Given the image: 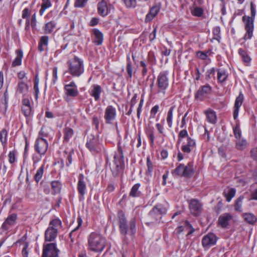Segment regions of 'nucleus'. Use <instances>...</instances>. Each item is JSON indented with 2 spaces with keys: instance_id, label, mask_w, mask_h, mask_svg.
I'll return each mask as SVG.
<instances>
[{
  "instance_id": "nucleus-1",
  "label": "nucleus",
  "mask_w": 257,
  "mask_h": 257,
  "mask_svg": "<svg viewBox=\"0 0 257 257\" xmlns=\"http://www.w3.org/2000/svg\"><path fill=\"white\" fill-rule=\"evenodd\" d=\"M118 226L120 233L124 237L126 234L133 235L136 231V220L135 218H132L129 221L128 224L123 211L120 210L117 212Z\"/></svg>"
},
{
  "instance_id": "nucleus-2",
  "label": "nucleus",
  "mask_w": 257,
  "mask_h": 257,
  "mask_svg": "<svg viewBox=\"0 0 257 257\" xmlns=\"http://www.w3.org/2000/svg\"><path fill=\"white\" fill-rule=\"evenodd\" d=\"M250 16H244L242 17V21L244 24L245 33L243 39L246 41L250 40L253 36L254 31V21L256 15L255 5L251 2L250 3Z\"/></svg>"
},
{
  "instance_id": "nucleus-3",
  "label": "nucleus",
  "mask_w": 257,
  "mask_h": 257,
  "mask_svg": "<svg viewBox=\"0 0 257 257\" xmlns=\"http://www.w3.org/2000/svg\"><path fill=\"white\" fill-rule=\"evenodd\" d=\"M88 249L95 252L102 251L106 243V239L101 234L91 232L87 237Z\"/></svg>"
},
{
  "instance_id": "nucleus-4",
  "label": "nucleus",
  "mask_w": 257,
  "mask_h": 257,
  "mask_svg": "<svg viewBox=\"0 0 257 257\" xmlns=\"http://www.w3.org/2000/svg\"><path fill=\"white\" fill-rule=\"evenodd\" d=\"M62 227V222L58 218L50 221L49 226L45 232L46 241L51 242L54 240L57 236L58 230Z\"/></svg>"
},
{
  "instance_id": "nucleus-5",
  "label": "nucleus",
  "mask_w": 257,
  "mask_h": 257,
  "mask_svg": "<svg viewBox=\"0 0 257 257\" xmlns=\"http://www.w3.org/2000/svg\"><path fill=\"white\" fill-rule=\"evenodd\" d=\"M68 72L74 77H79L84 72L83 61L77 56L70 59L68 62Z\"/></svg>"
},
{
  "instance_id": "nucleus-6",
  "label": "nucleus",
  "mask_w": 257,
  "mask_h": 257,
  "mask_svg": "<svg viewBox=\"0 0 257 257\" xmlns=\"http://www.w3.org/2000/svg\"><path fill=\"white\" fill-rule=\"evenodd\" d=\"M166 212L167 209L163 205L159 204L154 206L148 215L146 223L150 225L157 222Z\"/></svg>"
},
{
  "instance_id": "nucleus-7",
  "label": "nucleus",
  "mask_w": 257,
  "mask_h": 257,
  "mask_svg": "<svg viewBox=\"0 0 257 257\" xmlns=\"http://www.w3.org/2000/svg\"><path fill=\"white\" fill-rule=\"evenodd\" d=\"M167 71L160 72L157 78L155 91L156 93L165 95L169 86V77Z\"/></svg>"
},
{
  "instance_id": "nucleus-8",
  "label": "nucleus",
  "mask_w": 257,
  "mask_h": 257,
  "mask_svg": "<svg viewBox=\"0 0 257 257\" xmlns=\"http://www.w3.org/2000/svg\"><path fill=\"white\" fill-rule=\"evenodd\" d=\"M113 159V163L115 165L116 171L118 173L122 170L124 167L122 147L120 142L118 143L117 152L115 154Z\"/></svg>"
},
{
  "instance_id": "nucleus-9",
  "label": "nucleus",
  "mask_w": 257,
  "mask_h": 257,
  "mask_svg": "<svg viewBox=\"0 0 257 257\" xmlns=\"http://www.w3.org/2000/svg\"><path fill=\"white\" fill-rule=\"evenodd\" d=\"M65 96L64 99L67 102L71 100V98H75L79 94V91L77 86L74 82L72 81L69 84H66L64 86Z\"/></svg>"
},
{
  "instance_id": "nucleus-10",
  "label": "nucleus",
  "mask_w": 257,
  "mask_h": 257,
  "mask_svg": "<svg viewBox=\"0 0 257 257\" xmlns=\"http://www.w3.org/2000/svg\"><path fill=\"white\" fill-rule=\"evenodd\" d=\"M59 250L55 243H49L43 245L42 257H54L59 255Z\"/></svg>"
},
{
  "instance_id": "nucleus-11",
  "label": "nucleus",
  "mask_w": 257,
  "mask_h": 257,
  "mask_svg": "<svg viewBox=\"0 0 257 257\" xmlns=\"http://www.w3.org/2000/svg\"><path fill=\"white\" fill-rule=\"evenodd\" d=\"M86 146L93 154L100 151L98 139L93 135L90 134L88 136Z\"/></svg>"
},
{
  "instance_id": "nucleus-12",
  "label": "nucleus",
  "mask_w": 257,
  "mask_h": 257,
  "mask_svg": "<svg viewBox=\"0 0 257 257\" xmlns=\"http://www.w3.org/2000/svg\"><path fill=\"white\" fill-rule=\"evenodd\" d=\"M34 148L38 154L45 155L48 148V143L44 138H38L35 141Z\"/></svg>"
},
{
  "instance_id": "nucleus-13",
  "label": "nucleus",
  "mask_w": 257,
  "mask_h": 257,
  "mask_svg": "<svg viewBox=\"0 0 257 257\" xmlns=\"http://www.w3.org/2000/svg\"><path fill=\"white\" fill-rule=\"evenodd\" d=\"M217 238L213 233H209L203 236L202 239V245L205 249H208L216 244Z\"/></svg>"
},
{
  "instance_id": "nucleus-14",
  "label": "nucleus",
  "mask_w": 257,
  "mask_h": 257,
  "mask_svg": "<svg viewBox=\"0 0 257 257\" xmlns=\"http://www.w3.org/2000/svg\"><path fill=\"white\" fill-rule=\"evenodd\" d=\"M77 189L79 194V200H82L84 199V196L86 193V185L84 176L82 174L79 175Z\"/></svg>"
},
{
  "instance_id": "nucleus-15",
  "label": "nucleus",
  "mask_w": 257,
  "mask_h": 257,
  "mask_svg": "<svg viewBox=\"0 0 257 257\" xmlns=\"http://www.w3.org/2000/svg\"><path fill=\"white\" fill-rule=\"evenodd\" d=\"M212 88L208 84L201 86L195 94V97L196 99L203 100L211 92Z\"/></svg>"
},
{
  "instance_id": "nucleus-16",
  "label": "nucleus",
  "mask_w": 257,
  "mask_h": 257,
  "mask_svg": "<svg viewBox=\"0 0 257 257\" xmlns=\"http://www.w3.org/2000/svg\"><path fill=\"white\" fill-rule=\"evenodd\" d=\"M116 112L115 108L112 105H108L105 110L104 119L106 123H111L116 118Z\"/></svg>"
},
{
  "instance_id": "nucleus-17",
  "label": "nucleus",
  "mask_w": 257,
  "mask_h": 257,
  "mask_svg": "<svg viewBox=\"0 0 257 257\" xmlns=\"http://www.w3.org/2000/svg\"><path fill=\"white\" fill-rule=\"evenodd\" d=\"M17 219V214L12 213L9 215L3 223L2 229L6 231L9 230L11 227L15 224Z\"/></svg>"
},
{
  "instance_id": "nucleus-18",
  "label": "nucleus",
  "mask_w": 257,
  "mask_h": 257,
  "mask_svg": "<svg viewBox=\"0 0 257 257\" xmlns=\"http://www.w3.org/2000/svg\"><path fill=\"white\" fill-rule=\"evenodd\" d=\"M189 208L191 212L194 216H198L202 210V205L199 201L196 199L191 200L189 203Z\"/></svg>"
},
{
  "instance_id": "nucleus-19",
  "label": "nucleus",
  "mask_w": 257,
  "mask_h": 257,
  "mask_svg": "<svg viewBox=\"0 0 257 257\" xmlns=\"http://www.w3.org/2000/svg\"><path fill=\"white\" fill-rule=\"evenodd\" d=\"M233 216L230 213H225L221 215L218 220V224L222 228H227Z\"/></svg>"
},
{
  "instance_id": "nucleus-20",
  "label": "nucleus",
  "mask_w": 257,
  "mask_h": 257,
  "mask_svg": "<svg viewBox=\"0 0 257 257\" xmlns=\"http://www.w3.org/2000/svg\"><path fill=\"white\" fill-rule=\"evenodd\" d=\"M102 92L101 87L98 84H93L89 91L90 95L93 97L95 101H97L100 99V94Z\"/></svg>"
},
{
  "instance_id": "nucleus-21",
  "label": "nucleus",
  "mask_w": 257,
  "mask_h": 257,
  "mask_svg": "<svg viewBox=\"0 0 257 257\" xmlns=\"http://www.w3.org/2000/svg\"><path fill=\"white\" fill-rule=\"evenodd\" d=\"M243 98V94L240 92L235 101L233 110V118L234 119H236L238 117L239 109L242 104Z\"/></svg>"
},
{
  "instance_id": "nucleus-22",
  "label": "nucleus",
  "mask_w": 257,
  "mask_h": 257,
  "mask_svg": "<svg viewBox=\"0 0 257 257\" xmlns=\"http://www.w3.org/2000/svg\"><path fill=\"white\" fill-rule=\"evenodd\" d=\"M177 231L178 233H181L184 231H187V234H186V236H187L194 232L195 229L193 228L190 222L186 220L183 225L178 227Z\"/></svg>"
},
{
  "instance_id": "nucleus-23",
  "label": "nucleus",
  "mask_w": 257,
  "mask_h": 257,
  "mask_svg": "<svg viewBox=\"0 0 257 257\" xmlns=\"http://www.w3.org/2000/svg\"><path fill=\"white\" fill-rule=\"evenodd\" d=\"M195 142L190 137H188L186 144L182 146V151L185 153H190L195 147Z\"/></svg>"
},
{
  "instance_id": "nucleus-24",
  "label": "nucleus",
  "mask_w": 257,
  "mask_h": 257,
  "mask_svg": "<svg viewBox=\"0 0 257 257\" xmlns=\"http://www.w3.org/2000/svg\"><path fill=\"white\" fill-rule=\"evenodd\" d=\"M160 5H155L150 9V12L146 15L145 22H148L152 20L160 10Z\"/></svg>"
},
{
  "instance_id": "nucleus-25",
  "label": "nucleus",
  "mask_w": 257,
  "mask_h": 257,
  "mask_svg": "<svg viewBox=\"0 0 257 257\" xmlns=\"http://www.w3.org/2000/svg\"><path fill=\"white\" fill-rule=\"evenodd\" d=\"M77 226L75 227L69 233V236L71 238V241L72 242H74L75 238L77 237L80 233V232L79 231V229L82 225V220L80 217L78 216L77 217Z\"/></svg>"
},
{
  "instance_id": "nucleus-26",
  "label": "nucleus",
  "mask_w": 257,
  "mask_h": 257,
  "mask_svg": "<svg viewBox=\"0 0 257 257\" xmlns=\"http://www.w3.org/2000/svg\"><path fill=\"white\" fill-rule=\"evenodd\" d=\"M77 226L75 227L69 233V236L71 238V241L72 242H74L75 238L77 237L80 233V232L79 231V229L82 225V220L80 217L78 216L77 217Z\"/></svg>"
},
{
  "instance_id": "nucleus-27",
  "label": "nucleus",
  "mask_w": 257,
  "mask_h": 257,
  "mask_svg": "<svg viewBox=\"0 0 257 257\" xmlns=\"http://www.w3.org/2000/svg\"><path fill=\"white\" fill-rule=\"evenodd\" d=\"M97 9L98 14L102 17L106 16L108 14L107 4L103 0L98 3Z\"/></svg>"
},
{
  "instance_id": "nucleus-28",
  "label": "nucleus",
  "mask_w": 257,
  "mask_h": 257,
  "mask_svg": "<svg viewBox=\"0 0 257 257\" xmlns=\"http://www.w3.org/2000/svg\"><path fill=\"white\" fill-rule=\"evenodd\" d=\"M217 71V80L219 83H223L226 81L228 76L227 71L222 68L218 69Z\"/></svg>"
},
{
  "instance_id": "nucleus-29",
  "label": "nucleus",
  "mask_w": 257,
  "mask_h": 257,
  "mask_svg": "<svg viewBox=\"0 0 257 257\" xmlns=\"http://www.w3.org/2000/svg\"><path fill=\"white\" fill-rule=\"evenodd\" d=\"M183 171V177L190 178L192 176L194 172L193 163L189 162L186 166L184 165Z\"/></svg>"
},
{
  "instance_id": "nucleus-30",
  "label": "nucleus",
  "mask_w": 257,
  "mask_h": 257,
  "mask_svg": "<svg viewBox=\"0 0 257 257\" xmlns=\"http://www.w3.org/2000/svg\"><path fill=\"white\" fill-rule=\"evenodd\" d=\"M16 57L12 62V66L13 67L20 66L22 64V58L23 57V52L21 50H17L16 51Z\"/></svg>"
},
{
  "instance_id": "nucleus-31",
  "label": "nucleus",
  "mask_w": 257,
  "mask_h": 257,
  "mask_svg": "<svg viewBox=\"0 0 257 257\" xmlns=\"http://www.w3.org/2000/svg\"><path fill=\"white\" fill-rule=\"evenodd\" d=\"M93 34L95 36L94 42L97 45H100L103 42V34L98 29H94L92 30Z\"/></svg>"
},
{
  "instance_id": "nucleus-32",
  "label": "nucleus",
  "mask_w": 257,
  "mask_h": 257,
  "mask_svg": "<svg viewBox=\"0 0 257 257\" xmlns=\"http://www.w3.org/2000/svg\"><path fill=\"white\" fill-rule=\"evenodd\" d=\"M29 87L27 83L23 81L19 82L18 84L17 91L25 96L28 92Z\"/></svg>"
},
{
  "instance_id": "nucleus-33",
  "label": "nucleus",
  "mask_w": 257,
  "mask_h": 257,
  "mask_svg": "<svg viewBox=\"0 0 257 257\" xmlns=\"http://www.w3.org/2000/svg\"><path fill=\"white\" fill-rule=\"evenodd\" d=\"M207 121L212 124H214L216 122V115L215 112L212 109H208L205 112Z\"/></svg>"
},
{
  "instance_id": "nucleus-34",
  "label": "nucleus",
  "mask_w": 257,
  "mask_h": 257,
  "mask_svg": "<svg viewBox=\"0 0 257 257\" xmlns=\"http://www.w3.org/2000/svg\"><path fill=\"white\" fill-rule=\"evenodd\" d=\"M236 190L233 188L225 189L223 191V195L226 198L227 202H230L232 198L235 196Z\"/></svg>"
},
{
  "instance_id": "nucleus-35",
  "label": "nucleus",
  "mask_w": 257,
  "mask_h": 257,
  "mask_svg": "<svg viewBox=\"0 0 257 257\" xmlns=\"http://www.w3.org/2000/svg\"><path fill=\"white\" fill-rule=\"evenodd\" d=\"M243 217L245 221L250 224H254L257 221V217L251 213H243Z\"/></svg>"
},
{
  "instance_id": "nucleus-36",
  "label": "nucleus",
  "mask_w": 257,
  "mask_h": 257,
  "mask_svg": "<svg viewBox=\"0 0 257 257\" xmlns=\"http://www.w3.org/2000/svg\"><path fill=\"white\" fill-rule=\"evenodd\" d=\"M52 193L53 195L59 194L61 189L62 184L58 181H53L51 182Z\"/></svg>"
},
{
  "instance_id": "nucleus-37",
  "label": "nucleus",
  "mask_w": 257,
  "mask_h": 257,
  "mask_svg": "<svg viewBox=\"0 0 257 257\" xmlns=\"http://www.w3.org/2000/svg\"><path fill=\"white\" fill-rule=\"evenodd\" d=\"M141 185L140 183L135 184L132 188L129 195L133 197H138L141 195V192L139 190Z\"/></svg>"
},
{
  "instance_id": "nucleus-38",
  "label": "nucleus",
  "mask_w": 257,
  "mask_h": 257,
  "mask_svg": "<svg viewBox=\"0 0 257 257\" xmlns=\"http://www.w3.org/2000/svg\"><path fill=\"white\" fill-rule=\"evenodd\" d=\"M56 23L51 21L47 23L44 27V31L45 34H51L56 27Z\"/></svg>"
},
{
  "instance_id": "nucleus-39",
  "label": "nucleus",
  "mask_w": 257,
  "mask_h": 257,
  "mask_svg": "<svg viewBox=\"0 0 257 257\" xmlns=\"http://www.w3.org/2000/svg\"><path fill=\"white\" fill-rule=\"evenodd\" d=\"M64 142H68L74 134L73 130L69 127H65L64 129Z\"/></svg>"
},
{
  "instance_id": "nucleus-40",
  "label": "nucleus",
  "mask_w": 257,
  "mask_h": 257,
  "mask_svg": "<svg viewBox=\"0 0 257 257\" xmlns=\"http://www.w3.org/2000/svg\"><path fill=\"white\" fill-rule=\"evenodd\" d=\"M238 53L241 57L242 61L245 63L246 65H248L250 62L251 58L248 56L247 52L243 49L240 48L238 50Z\"/></svg>"
},
{
  "instance_id": "nucleus-41",
  "label": "nucleus",
  "mask_w": 257,
  "mask_h": 257,
  "mask_svg": "<svg viewBox=\"0 0 257 257\" xmlns=\"http://www.w3.org/2000/svg\"><path fill=\"white\" fill-rule=\"evenodd\" d=\"M184 164H180L175 169L173 170L172 173L174 176L183 177Z\"/></svg>"
},
{
  "instance_id": "nucleus-42",
  "label": "nucleus",
  "mask_w": 257,
  "mask_h": 257,
  "mask_svg": "<svg viewBox=\"0 0 257 257\" xmlns=\"http://www.w3.org/2000/svg\"><path fill=\"white\" fill-rule=\"evenodd\" d=\"M175 108V106H171L169 108V109L167 112V116L166 120H167V122L168 125L169 127H171L172 126L173 114V112L174 111Z\"/></svg>"
},
{
  "instance_id": "nucleus-43",
  "label": "nucleus",
  "mask_w": 257,
  "mask_h": 257,
  "mask_svg": "<svg viewBox=\"0 0 257 257\" xmlns=\"http://www.w3.org/2000/svg\"><path fill=\"white\" fill-rule=\"evenodd\" d=\"M247 146L246 141L244 139H237L236 141V148L239 150H242Z\"/></svg>"
},
{
  "instance_id": "nucleus-44",
  "label": "nucleus",
  "mask_w": 257,
  "mask_h": 257,
  "mask_svg": "<svg viewBox=\"0 0 257 257\" xmlns=\"http://www.w3.org/2000/svg\"><path fill=\"white\" fill-rule=\"evenodd\" d=\"M212 52L210 50H208L205 52L199 51L196 53L197 57L201 60H206L209 56L211 54Z\"/></svg>"
},
{
  "instance_id": "nucleus-45",
  "label": "nucleus",
  "mask_w": 257,
  "mask_h": 257,
  "mask_svg": "<svg viewBox=\"0 0 257 257\" xmlns=\"http://www.w3.org/2000/svg\"><path fill=\"white\" fill-rule=\"evenodd\" d=\"M243 199V197L241 196L236 200L234 204V210L236 211L239 212L242 211V204Z\"/></svg>"
},
{
  "instance_id": "nucleus-46",
  "label": "nucleus",
  "mask_w": 257,
  "mask_h": 257,
  "mask_svg": "<svg viewBox=\"0 0 257 257\" xmlns=\"http://www.w3.org/2000/svg\"><path fill=\"white\" fill-rule=\"evenodd\" d=\"M44 165H42L37 171L34 176V179L37 182H39L42 179L44 173Z\"/></svg>"
},
{
  "instance_id": "nucleus-47",
  "label": "nucleus",
  "mask_w": 257,
  "mask_h": 257,
  "mask_svg": "<svg viewBox=\"0 0 257 257\" xmlns=\"http://www.w3.org/2000/svg\"><path fill=\"white\" fill-rule=\"evenodd\" d=\"M39 79L38 77V75L37 74L35 76L34 82V89L35 90V95L36 99H37L39 93Z\"/></svg>"
},
{
  "instance_id": "nucleus-48",
  "label": "nucleus",
  "mask_w": 257,
  "mask_h": 257,
  "mask_svg": "<svg viewBox=\"0 0 257 257\" xmlns=\"http://www.w3.org/2000/svg\"><path fill=\"white\" fill-rule=\"evenodd\" d=\"M126 71L127 72L128 77L131 78L133 75V67L132 65V62L131 61L130 58L127 57V64L126 67Z\"/></svg>"
},
{
  "instance_id": "nucleus-49",
  "label": "nucleus",
  "mask_w": 257,
  "mask_h": 257,
  "mask_svg": "<svg viewBox=\"0 0 257 257\" xmlns=\"http://www.w3.org/2000/svg\"><path fill=\"white\" fill-rule=\"evenodd\" d=\"M234 137L236 139H240L241 136V131L239 127V124H236V126L233 128Z\"/></svg>"
},
{
  "instance_id": "nucleus-50",
  "label": "nucleus",
  "mask_w": 257,
  "mask_h": 257,
  "mask_svg": "<svg viewBox=\"0 0 257 257\" xmlns=\"http://www.w3.org/2000/svg\"><path fill=\"white\" fill-rule=\"evenodd\" d=\"M192 14L196 17H201L203 13V10L200 7H196L191 11Z\"/></svg>"
},
{
  "instance_id": "nucleus-51",
  "label": "nucleus",
  "mask_w": 257,
  "mask_h": 257,
  "mask_svg": "<svg viewBox=\"0 0 257 257\" xmlns=\"http://www.w3.org/2000/svg\"><path fill=\"white\" fill-rule=\"evenodd\" d=\"M125 6L127 8H135L137 6L136 0H123Z\"/></svg>"
},
{
  "instance_id": "nucleus-52",
  "label": "nucleus",
  "mask_w": 257,
  "mask_h": 257,
  "mask_svg": "<svg viewBox=\"0 0 257 257\" xmlns=\"http://www.w3.org/2000/svg\"><path fill=\"white\" fill-rule=\"evenodd\" d=\"M8 157L9 162L11 164L14 163L16 160V151L15 150L10 151L8 155Z\"/></svg>"
},
{
  "instance_id": "nucleus-53",
  "label": "nucleus",
  "mask_w": 257,
  "mask_h": 257,
  "mask_svg": "<svg viewBox=\"0 0 257 257\" xmlns=\"http://www.w3.org/2000/svg\"><path fill=\"white\" fill-rule=\"evenodd\" d=\"M22 111L25 116H29L31 112V106H22Z\"/></svg>"
},
{
  "instance_id": "nucleus-54",
  "label": "nucleus",
  "mask_w": 257,
  "mask_h": 257,
  "mask_svg": "<svg viewBox=\"0 0 257 257\" xmlns=\"http://www.w3.org/2000/svg\"><path fill=\"white\" fill-rule=\"evenodd\" d=\"M30 13L29 9L28 8H25L22 12V18L23 19H27V24L29 25V16H30Z\"/></svg>"
},
{
  "instance_id": "nucleus-55",
  "label": "nucleus",
  "mask_w": 257,
  "mask_h": 257,
  "mask_svg": "<svg viewBox=\"0 0 257 257\" xmlns=\"http://www.w3.org/2000/svg\"><path fill=\"white\" fill-rule=\"evenodd\" d=\"M88 0H75L74 7L77 8H83L85 6Z\"/></svg>"
},
{
  "instance_id": "nucleus-56",
  "label": "nucleus",
  "mask_w": 257,
  "mask_h": 257,
  "mask_svg": "<svg viewBox=\"0 0 257 257\" xmlns=\"http://www.w3.org/2000/svg\"><path fill=\"white\" fill-rule=\"evenodd\" d=\"M147 165L148 167L147 173L151 175L153 170V165L149 158H147Z\"/></svg>"
},
{
  "instance_id": "nucleus-57",
  "label": "nucleus",
  "mask_w": 257,
  "mask_h": 257,
  "mask_svg": "<svg viewBox=\"0 0 257 257\" xmlns=\"http://www.w3.org/2000/svg\"><path fill=\"white\" fill-rule=\"evenodd\" d=\"M49 37L47 36H42L39 42L41 45L47 46L48 44Z\"/></svg>"
},
{
  "instance_id": "nucleus-58",
  "label": "nucleus",
  "mask_w": 257,
  "mask_h": 257,
  "mask_svg": "<svg viewBox=\"0 0 257 257\" xmlns=\"http://www.w3.org/2000/svg\"><path fill=\"white\" fill-rule=\"evenodd\" d=\"M44 155H41V154H34L32 157V160L33 161V165H35L37 163H38L42 159V156Z\"/></svg>"
},
{
  "instance_id": "nucleus-59",
  "label": "nucleus",
  "mask_w": 257,
  "mask_h": 257,
  "mask_svg": "<svg viewBox=\"0 0 257 257\" xmlns=\"http://www.w3.org/2000/svg\"><path fill=\"white\" fill-rule=\"evenodd\" d=\"M140 66L143 68L142 71V75L143 76H145V75H147V72H148V69L147 67V65H146V63L145 62V61H141Z\"/></svg>"
},
{
  "instance_id": "nucleus-60",
  "label": "nucleus",
  "mask_w": 257,
  "mask_h": 257,
  "mask_svg": "<svg viewBox=\"0 0 257 257\" xmlns=\"http://www.w3.org/2000/svg\"><path fill=\"white\" fill-rule=\"evenodd\" d=\"M147 135L149 137V140L151 141V144L153 145L155 139L154 133L153 130L150 129V130H149L147 132Z\"/></svg>"
},
{
  "instance_id": "nucleus-61",
  "label": "nucleus",
  "mask_w": 257,
  "mask_h": 257,
  "mask_svg": "<svg viewBox=\"0 0 257 257\" xmlns=\"http://www.w3.org/2000/svg\"><path fill=\"white\" fill-rule=\"evenodd\" d=\"M159 109V106L158 105H156L153 106L151 110V116L154 118L155 117L156 114L158 112Z\"/></svg>"
},
{
  "instance_id": "nucleus-62",
  "label": "nucleus",
  "mask_w": 257,
  "mask_h": 257,
  "mask_svg": "<svg viewBox=\"0 0 257 257\" xmlns=\"http://www.w3.org/2000/svg\"><path fill=\"white\" fill-rule=\"evenodd\" d=\"M215 69L214 68H212L208 69L206 72V77L207 79H209L211 78V76H214L215 74Z\"/></svg>"
},
{
  "instance_id": "nucleus-63",
  "label": "nucleus",
  "mask_w": 257,
  "mask_h": 257,
  "mask_svg": "<svg viewBox=\"0 0 257 257\" xmlns=\"http://www.w3.org/2000/svg\"><path fill=\"white\" fill-rule=\"evenodd\" d=\"M41 6L46 9L50 8L52 6L51 0H42Z\"/></svg>"
},
{
  "instance_id": "nucleus-64",
  "label": "nucleus",
  "mask_w": 257,
  "mask_h": 257,
  "mask_svg": "<svg viewBox=\"0 0 257 257\" xmlns=\"http://www.w3.org/2000/svg\"><path fill=\"white\" fill-rule=\"evenodd\" d=\"M250 155L253 160L257 161V147L250 151Z\"/></svg>"
}]
</instances>
